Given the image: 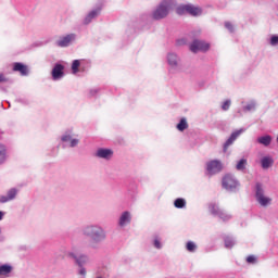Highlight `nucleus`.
Listing matches in <instances>:
<instances>
[{"label": "nucleus", "mask_w": 278, "mask_h": 278, "mask_svg": "<svg viewBox=\"0 0 278 278\" xmlns=\"http://www.w3.org/2000/svg\"><path fill=\"white\" fill-rule=\"evenodd\" d=\"M10 81V79L5 76V74L0 73V84H5Z\"/></svg>", "instance_id": "obj_32"}, {"label": "nucleus", "mask_w": 278, "mask_h": 278, "mask_svg": "<svg viewBox=\"0 0 278 278\" xmlns=\"http://www.w3.org/2000/svg\"><path fill=\"white\" fill-rule=\"evenodd\" d=\"M243 129L236 130L231 134L230 138L224 144V152L236 141V139L243 132Z\"/></svg>", "instance_id": "obj_10"}, {"label": "nucleus", "mask_w": 278, "mask_h": 278, "mask_svg": "<svg viewBox=\"0 0 278 278\" xmlns=\"http://www.w3.org/2000/svg\"><path fill=\"white\" fill-rule=\"evenodd\" d=\"M247 165H248L247 159H241L238 161L236 168L239 172H243L247 168Z\"/></svg>", "instance_id": "obj_22"}, {"label": "nucleus", "mask_w": 278, "mask_h": 278, "mask_svg": "<svg viewBox=\"0 0 278 278\" xmlns=\"http://www.w3.org/2000/svg\"><path fill=\"white\" fill-rule=\"evenodd\" d=\"M154 247L161 249V242L157 239L154 240Z\"/></svg>", "instance_id": "obj_37"}, {"label": "nucleus", "mask_w": 278, "mask_h": 278, "mask_svg": "<svg viewBox=\"0 0 278 278\" xmlns=\"http://www.w3.org/2000/svg\"><path fill=\"white\" fill-rule=\"evenodd\" d=\"M208 50H210V43L201 40H194L190 46V51L192 53L206 52Z\"/></svg>", "instance_id": "obj_5"}, {"label": "nucleus", "mask_w": 278, "mask_h": 278, "mask_svg": "<svg viewBox=\"0 0 278 278\" xmlns=\"http://www.w3.org/2000/svg\"><path fill=\"white\" fill-rule=\"evenodd\" d=\"M186 249L189 252H194L195 249H197V245L193 241H188L187 244H186Z\"/></svg>", "instance_id": "obj_28"}, {"label": "nucleus", "mask_w": 278, "mask_h": 278, "mask_svg": "<svg viewBox=\"0 0 278 278\" xmlns=\"http://www.w3.org/2000/svg\"><path fill=\"white\" fill-rule=\"evenodd\" d=\"M84 233L90 237L94 242H101L105 239L104 230L98 226L86 227Z\"/></svg>", "instance_id": "obj_1"}, {"label": "nucleus", "mask_w": 278, "mask_h": 278, "mask_svg": "<svg viewBox=\"0 0 278 278\" xmlns=\"http://www.w3.org/2000/svg\"><path fill=\"white\" fill-rule=\"evenodd\" d=\"M16 194H18V191L15 188L10 189L7 195L0 197V203H8V201H13V199H16Z\"/></svg>", "instance_id": "obj_11"}, {"label": "nucleus", "mask_w": 278, "mask_h": 278, "mask_svg": "<svg viewBox=\"0 0 278 278\" xmlns=\"http://www.w3.org/2000/svg\"><path fill=\"white\" fill-rule=\"evenodd\" d=\"M256 200L262 206H267L271 203V198L264 194V190L260 182L256 184Z\"/></svg>", "instance_id": "obj_4"}, {"label": "nucleus", "mask_w": 278, "mask_h": 278, "mask_svg": "<svg viewBox=\"0 0 278 278\" xmlns=\"http://www.w3.org/2000/svg\"><path fill=\"white\" fill-rule=\"evenodd\" d=\"M270 45H271L273 47H278V36H277V35L271 36V38H270Z\"/></svg>", "instance_id": "obj_31"}, {"label": "nucleus", "mask_w": 278, "mask_h": 278, "mask_svg": "<svg viewBox=\"0 0 278 278\" xmlns=\"http://www.w3.org/2000/svg\"><path fill=\"white\" fill-rule=\"evenodd\" d=\"M131 220V216H130V213L128 211H125L121 217H119V226L123 227L125 226L126 224H129Z\"/></svg>", "instance_id": "obj_15"}, {"label": "nucleus", "mask_w": 278, "mask_h": 278, "mask_svg": "<svg viewBox=\"0 0 278 278\" xmlns=\"http://www.w3.org/2000/svg\"><path fill=\"white\" fill-rule=\"evenodd\" d=\"M222 162L218 160H212L206 164V170L208 172L210 175L218 174L222 172Z\"/></svg>", "instance_id": "obj_7"}, {"label": "nucleus", "mask_w": 278, "mask_h": 278, "mask_svg": "<svg viewBox=\"0 0 278 278\" xmlns=\"http://www.w3.org/2000/svg\"><path fill=\"white\" fill-rule=\"evenodd\" d=\"M97 278H102V277H97Z\"/></svg>", "instance_id": "obj_41"}, {"label": "nucleus", "mask_w": 278, "mask_h": 278, "mask_svg": "<svg viewBox=\"0 0 278 278\" xmlns=\"http://www.w3.org/2000/svg\"><path fill=\"white\" fill-rule=\"evenodd\" d=\"M77 144H79V140H78V139H72V140H71V147H72V148L77 147Z\"/></svg>", "instance_id": "obj_35"}, {"label": "nucleus", "mask_w": 278, "mask_h": 278, "mask_svg": "<svg viewBox=\"0 0 278 278\" xmlns=\"http://www.w3.org/2000/svg\"><path fill=\"white\" fill-rule=\"evenodd\" d=\"M62 141H63V142L72 141V140H71V135H65V136H63V137H62Z\"/></svg>", "instance_id": "obj_36"}, {"label": "nucleus", "mask_w": 278, "mask_h": 278, "mask_svg": "<svg viewBox=\"0 0 278 278\" xmlns=\"http://www.w3.org/2000/svg\"><path fill=\"white\" fill-rule=\"evenodd\" d=\"M79 66H80V62L79 60H74L73 64H72V71L73 74L76 75L77 73H79Z\"/></svg>", "instance_id": "obj_26"}, {"label": "nucleus", "mask_w": 278, "mask_h": 278, "mask_svg": "<svg viewBox=\"0 0 278 278\" xmlns=\"http://www.w3.org/2000/svg\"><path fill=\"white\" fill-rule=\"evenodd\" d=\"M256 108V104L254 101H251L249 102L244 108H243V111L244 112H251V111H254Z\"/></svg>", "instance_id": "obj_27"}, {"label": "nucleus", "mask_w": 278, "mask_h": 278, "mask_svg": "<svg viewBox=\"0 0 278 278\" xmlns=\"http://www.w3.org/2000/svg\"><path fill=\"white\" fill-rule=\"evenodd\" d=\"M277 142H278V137H277Z\"/></svg>", "instance_id": "obj_40"}, {"label": "nucleus", "mask_w": 278, "mask_h": 278, "mask_svg": "<svg viewBox=\"0 0 278 278\" xmlns=\"http://www.w3.org/2000/svg\"><path fill=\"white\" fill-rule=\"evenodd\" d=\"M247 262H248L249 264H254V263L256 262V258H255L254 255H249V256L247 257Z\"/></svg>", "instance_id": "obj_33"}, {"label": "nucleus", "mask_w": 278, "mask_h": 278, "mask_svg": "<svg viewBox=\"0 0 278 278\" xmlns=\"http://www.w3.org/2000/svg\"><path fill=\"white\" fill-rule=\"evenodd\" d=\"M75 40V35H66L58 40V46L61 48H66L71 45V41Z\"/></svg>", "instance_id": "obj_12"}, {"label": "nucleus", "mask_w": 278, "mask_h": 278, "mask_svg": "<svg viewBox=\"0 0 278 278\" xmlns=\"http://www.w3.org/2000/svg\"><path fill=\"white\" fill-rule=\"evenodd\" d=\"M176 208H184L186 205V200L182 198H177L174 202Z\"/></svg>", "instance_id": "obj_23"}, {"label": "nucleus", "mask_w": 278, "mask_h": 278, "mask_svg": "<svg viewBox=\"0 0 278 278\" xmlns=\"http://www.w3.org/2000/svg\"><path fill=\"white\" fill-rule=\"evenodd\" d=\"M225 27H226L228 30H230L231 33L233 31V26H232L231 23L226 22V23H225Z\"/></svg>", "instance_id": "obj_34"}, {"label": "nucleus", "mask_w": 278, "mask_h": 278, "mask_svg": "<svg viewBox=\"0 0 278 278\" xmlns=\"http://www.w3.org/2000/svg\"><path fill=\"white\" fill-rule=\"evenodd\" d=\"M172 9V2L169 0L163 1L157 9L153 12V18L160 21L168 15V11Z\"/></svg>", "instance_id": "obj_3"}, {"label": "nucleus", "mask_w": 278, "mask_h": 278, "mask_svg": "<svg viewBox=\"0 0 278 278\" xmlns=\"http://www.w3.org/2000/svg\"><path fill=\"white\" fill-rule=\"evenodd\" d=\"M13 71L14 73H20L23 77L29 75V68L23 63H14Z\"/></svg>", "instance_id": "obj_9"}, {"label": "nucleus", "mask_w": 278, "mask_h": 278, "mask_svg": "<svg viewBox=\"0 0 278 278\" xmlns=\"http://www.w3.org/2000/svg\"><path fill=\"white\" fill-rule=\"evenodd\" d=\"M273 163H274V161L269 156H265V157L262 159V167L264 169L269 168L273 165Z\"/></svg>", "instance_id": "obj_21"}, {"label": "nucleus", "mask_w": 278, "mask_h": 278, "mask_svg": "<svg viewBox=\"0 0 278 278\" xmlns=\"http://www.w3.org/2000/svg\"><path fill=\"white\" fill-rule=\"evenodd\" d=\"M79 275H81L84 277L86 276V269L84 267L80 268Z\"/></svg>", "instance_id": "obj_38"}, {"label": "nucleus", "mask_w": 278, "mask_h": 278, "mask_svg": "<svg viewBox=\"0 0 278 278\" xmlns=\"http://www.w3.org/2000/svg\"><path fill=\"white\" fill-rule=\"evenodd\" d=\"M187 128H188V123H187L186 118H181V121L177 125V129L179 131H185Z\"/></svg>", "instance_id": "obj_24"}, {"label": "nucleus", "mask_w": 278, "mask_h": 278, "mask_svg": "<svg viewBox=\"0 0 278 278\" xmlns=\"http://www.w3.org/2000/svg\"><path fill=\"white\" fill-rule=\"evenodd\" d=\"M13 270L14 267L12 265H0V277H10Z\"/></svg>", "instance_id": "obj_14"}, {"label": "nucleus", "mask_w": 278, "mask_h": 278, "mask_svg": "<svg viewBox=\"0 0 278 278\" xmlns=\"http://www.w3.org/2000/svg\"><path fill=\"white\" fill-rule=\"evenodd\" d=\"M62 77H64V65L58 63L52 68V79L60 80Z\"/></svg>", "instance_id": "obj_8"}, {"label": "nucleus", "mask_w": 278, "mask_h": 278, "mask_svg": "<svg viewBox=\"0 0 278 278\" xmlns=\"http://www.w3.org/2000/svg\"><path fill=\"white\" fill-rule=\"evenodd\" d=\"M5 146L0 144V164H3V162H5Z\"/></svg>", "instance_id": "obj_25"}, {"label": "nucleus", "mask_w": 278, "mask_h": 278, "mask_svg": "<svg viewBox=\"0 0 278 278\" xmlns=\"http://www.w3.org/2000/svg\"><path fill=\"white\" fill-rule=\"evenodd\" d=\"M176 13L178 15L189 14L193 17L200 16L202 14V10L199 7H194L192 4H181L176 8Z\"/></svg>", "instance_id": "obj_2"}, {"label": "nucleus", "mask_w": 278, "mask_h": 278, "mask_svg": "<svg viewBox=\"0 0 278 278\" xmlns=\"http://www.w3.org/2000/svg\"><path fill=\"white\" fill-rule=\"evenodd\" d=\"M238 186H239V184L232 175L227 174L224 176V178H223L224 189L232 191V190L237 189Z\"/></svg>", "instance_id": "obj_6"}, {"label": "nucleus", "mask_w": 278, "mask_h": 278, "mask_svg": "<svg viewBox=\"0 0 278 278\" xmlns=\"http://www.w3.org/2000/svg\"><path fill=\"white\" fill-rule=\"evenodd\" d=\"M230 105H231V101L226 100L222 105L223 111H225V112L228 111L230 109Z\"/></svg>", "instance_id": "obj_30"}, {"label": "nucleus", "mask_w": 278, "mask_h": 278, "mask_svg": "<svg viewBox=\"0 0 278 278\" xmlns=\"http://www.w3.org/2000/svg\"><path fill=\"white\" fill-rule=\"evenodd\" d=\"M3 219V212L0 211V220Z\"/></svg>", "instance_id": "obj_39"}, {"label": "nucleus", "mask_w": 278, "mask_h": 278, "mask_svg": "<svg viewBox=\"0 0 278 278\" xmlns=\"http://www.w3.org/2000/svg\"><path fill=\"white\" fill-rule=\"evenodd\" d=\"M167 61H168V64L172 66V67H176L178 65V59H177V55L174 54V53H169L167 55Z\"/></svg>", "instance_id": "obj_19"}, {"label": "nucleus", "mask_w": 278, "mask_h": 278, "mask_svg": "<svg viewBox=\"0 0 278 278\" xmlns=\"http://www.w3.org/2000/svg\"><path fill=\"white\" fill-rule=\"evenodd\" d=\"M71 256H73L75 258V261L79 267H83V265L87 262L86 255H75L72 253Z\"/></svg>", "instance_id": "obj_18"}, {"label": "nucleus", "mask_w": 278, "mask_h": 278, "mask_svg": "<svg viewBox=\"0 0 278 278\" xmlns=\"http://www.w3.org/2000/svg\"><path fill=\"white\" fill-rule=\"evenodd\" d=\"M100 13V9H97V10H93L91 11L86 17H85V21H84V24L85 25H88L90 24V22L96 18Z\"/></svg>", "instance_id": "obj_17"}, {"label": "nucleus", "mask_w": 278, "mask_h": 278, "mask_svg": "<svg viewBox=\"0 0 278 278\" xmlns=\"http://www.w3.org/2000/svg\"><path fill=\"white\" fill-rule=\"evenodd\" d=\"M257 142L264 147H268L271 143V137L269 135L260 137Z\"/></svg>", "instance_id": "obj_20"}, {"label": "nucleus", "mask_w": 278, "mask_h": 278, "mask_svg": "<svg viewBox=\"0 0 278 278\" xmlns=\"http://www.w3.org/2000/svg\"><path fill=\"white\" fill-rule=\"evenodd\" d=\"M100 13V9H97V10H93L91 11L86 17H85V21H84V24L85 25H88L90 24V22L96 18Z\"/></svg>", "instance_id": "obj_16"}, {"label": "nucleus", "mask_w": 278, "mask_h": 278, "mask_svg": "<svg viewBox=\"0 0 278 278\" xmlns=\"http://www.w3.org/2000/svg\"><path fill=\"white\" fill-rule=\"evenodd\" d=\"M225 247H226L227 249H231V248L233 247V241L231 240V238L227 237V238L225 239Z\"/></svg>", "instance_id": "obj_29"}, {"label": "nucleus", "mask_w": 278, "mask_h": 278, "mask_svg": "<svg viewBox=\"0 0 278 278\" xmlns=\"http://www.w3.org/2000/svg\"><path fill=\"white\" fill-rule=\"evenodd\" d=\"M96 155H97V157H99V159L109 160V159H111V156L113 155V151H112L111 149H103V148H100V149H98Z\"/></svg>", "instance_id": "obj_13"}]
</instances>
